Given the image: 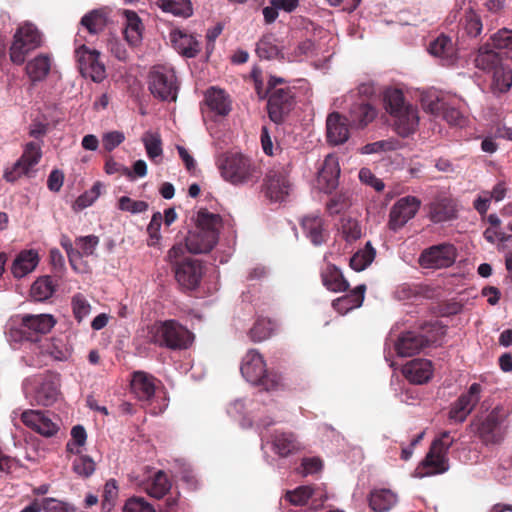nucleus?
<instances>
[{"instance_id": "obj_1", "label": "nucleus", "mask_w": 512, "mask_h": 512, "mask_svg": "<svg viewBox=\"0 0 512 512\" xmlns=\"http://www.w3.org/2000/svg\"><path fill=\"white\" fill-rule=\"evenodd\" d=\"M221 224L220 215L211 213L207 209H200L196 227L188 233L184 249L194 254L210 252L218 242Z\"/></svg>"}, {"instance_id": "obj_2", "label": "nucleus", "mask_w": 512, "mask_h": 512, "mask_svg": "<svg viewBox=\"0 0 512 512\" xmlns=\"http://www.w3.org/2000/svg\"><path fill=\"white\" fill-rule=\"evenodd\" d=\"M511 414L512 404L500 403L486 416L475 419L471 425L483 444H500L508 433L509 417Z\"/></svg>"}, {"instance_id": "obj_3", "label": "nucleus", "mask_w": 512, "mask_h": 512, "mask_svg": "<svg viewBox=\"0 0 512 512\" xmlns=\"http://www.w3.org/2000/svg\"><path fill=\"white\" fill-rule=\"evenodd\" d=\"M221 176L233 185L254 184L262 176L260 166L242 153H227L219 161Z\"/></svg>"}, {"instance_id": "obj_4", "label": "nucleus", "mask_w": 512, "mask_h": 512, "mask_svg": "<svg viewBox=\"0 0 512 512\" xmlns=\"http://www.w3.org/2000/svg\"><path fill=\"white\" fill-rule=\"evenodd\" d=\"M384 103L387 112L394 117L395 131L401 137H407L416 131L419 123L418 110L405 102L399 89H388L384 94Z\"/></svg>"}, {"instance_id": "obj_5", "label": "nucleus", "mask_w": 512, "mask_h": 512, "mask_svg": "<svg viewBox=\"0 0 512 512\" xmlns=\"http://www.w3.org/2000/svg\"><path fill=\"white\" fill-rule=\"evenodd\" d=\"M185 249L181 244L174 245L168 252V261L172 265L178 284L187 290L199 287L204 266L201 261L190 257L183 258Z\"/></svg>"}, {"instance_id": "obj_6", "label": "nucleus", "mask_w": 512, "mask_h": 512, "mask_svg": "<svg viewBox=\"0 0 512 512\" xmlns=\"http://www.w3.org/2000/svg\"><path fill=\"white\" fill-rule=\"evenodd\" d=\"M41 43V33L32 23L21 25L16 30L10 46V60L16 65H22L27 54L40 47Z\"/></svg>"}, {"instance_id": "obj_7", "label": "nucleus", "mask_w": 512, "mask_h": 512, "mask_svg": "<svg viewBox=\"0 0 512 512\" xmlns=\"http://www.w3.org/2000/svg\"><path fill=\"white\" fill-rule=\"evenodd\" d=\"M240 371L248 382L262 386L267 391L276 388L278 385L276 377L267 374L265 361L255 349H251L245 354Z\"/></svg>"}, {"instance_id": "obj_8", "label": "nucleus", "mask_w": 512, "mask_h": 512, "mask_svg": "<svg viewBox=\"0 0 512 512\" xmlns=\"http://www.w3.org/2000/svg\"><path fill=\"white\" fill-rule=\"evenodd\" d=\"M75 58L82 76L96 83L106 78V67L100 59V52L81 45L75 50Z\"/></svg>"}, {"instance_id": "obj_9", "label": "nucleus", "mask_w": 512, "mask_h": 512, "mask_svg": "<svg viewBox=\"0 0 512 512\" xmlns=\"http://www.w3.org/2000/svg\"><path fill=\"white\" fill-rule=\"evenodd\" d=\"M296 104L295 94L290 87L272 90L268 94L267 110L271 121L282 123Z\"/></svg>"}, {"instance_id": "obj_10", "label": "nucleus", "mask_w": 512, "mask_h": 512, "mask_svg": "<svg viewBox=\"0 0 512 512\" xmlns=\"http://www.w3.org/2000/svg\"><path fill=\"white\" fill-rule=\"evenodd\" d=\"M457 256L454 245L442 243L425 249L419 258V263L424 268H446L451 266Z\"/></svg>"}, {"instance_id": "obj_11", "label": "nucleus", "mask_w": 512, "mask_h": 512, "mask_svg": "<svg viewBox=\"0 0 512 512\" xmlns=\"http://www.w3.org/2000/svg\"><path fill=\"white\" fill-rule=\"evenodd\" d=\"M291 182L283 169H271L264 178L263 192L270 201L282 202L291 191Z\"/></svg>"}, {"instance_id": "obj_12", "label": "nucleus", "mask_w": 512, "mask_h": 512, "mask_svg": "<svg viewBox=\"0 0 512 512\" xmlns=\"http://www.w3.org/2000/svg\"><path fill=\"white\" fill-rule=\"evenodd\" d=\"M481 392L482 386L479 383L471 384L467 392L461 394L451 405L449 419L454 422H464L480 401Z\"/></svg>"}, {"instance_id": "obj_13", "label": "nucleus", "mask_w": 512, "mask_h": 512, "mask_svg": "<svg viewBox=\"0 0 512 512\" xmlns=\"http://www.w3.org/2000/svg\"><path fill=\"white\" fill-rule=\"evenodd\" d=\"M193 334L176 320L162 321V345L173 350L187 349Z\"/></svg>"}, {"instance_id": "obj_14", "label": "nucleus", "mask_w": 512, "mask_h": 512, "mask_svg": "<svg viewBox=\"0 0 512 512\" xmlns=\"http://www.w3.org/2000/svg\"><path fill=\"white\" fill-rule=\"evenodd\" d=\"M23 424L34 432L44 436L52 437L59 430V424L48 412L42 410H25L21 414Z\"/></svg>"}, {"instance_id": "obj_15", "label": "nucleus", "mask_w": 512, "mask_h": 512, "mask_svg": "<svg viewBox=\"0 0 512 512\" xmlns=\"http://www.w3.org/2000/svg\"><path fill=\"white\" fill-rule=\"evenodd\" d=\"M41 156L40 144L36 142L28 143L21 158L13 165L11 170L5 172V179L9 182H14L22 175H30L33 167L41 159Z\"/></svg>"}, {"instance_id": "obj_16", "label": "nucleus", "mask_w": 512, "mask_h": 512, "mask_svg": "<svg viewBox=\"0 0 512 512\" xmlns=\"http://www.w3.org/2000/svg\"><path fill=\"white\" fill-rule=\"evenodd\" d=\"M421 201L414 196L400 198L391 208L389 228L396 231L402 228L418 212Z\"/></svg>"}, {"instance_id": "obj_17", "label": "nucleus", "mask_w": 512, "mask_h": 512, "mask_svg": "<svg viewBox=\"0 0 512 512\" xmlns=\"http://www.w3.org/2000/svg\"><path fill=\"white\" fill-rule=\"evenodd\" d=\"M304 235L314 246H320L327 242L329 231L325 227L324 219L318 214L304 216L300 222Z\"/></svg>"}, {"instance_id": "obj_18", "label": "nucleus", "mask_w": 512, "mask_h": 512, "mask_svg": "<svg viewBox=\"0 0 512 512\" xmlns=\"http://www.w3.org/2000/svg\"><path fill=\"white\" fill-rule=\"evenodd\" d=\"M273 451L282 458H287L302 450L297 436L292 432L276 430L271 436Z\"/></svg>"}, {"instance_id": "obj_19", "label": "nucleus", "mask_w": 512, "mask_h": 512, "mask_svg": "<svg viewBox=\"0 0 512 512\" xmlns=\"http://www.w3.org/2000/svg\"><path fill=\"white\" fill-rule=\"evenodd\" d=\"M340 166L336 156L327 155L318 173V183L325 193H332L338 186Z\"/></svg>"}, {"instance_id": "obj_20", "label": "nucleus", "mask_w": 512, "mask_h": 512, "mask_svg": "<svg viewBox=\"0 0 512 512\" xmlns=\"http://www.w3.org/2000/svg\"><path fill=\"white\" fill-rule=\"evenodd\" d=\"M169 39L172 47L186 58H194L200 52V43L197 39L181 29H173Z\"/></svg>"}, {"instance_id": "obj_21", "label": "nucleus", "mask_w": 512, "mask_h": 512, "mask_svg": "<svg viewBox=\"0 0 512 512\" xmlns=\"http://www.w3.org/2000/svg\"><path fill=\"white\" fill-rule=\"evenodd\" d=\"M431 340L413 331L403 333L395 344L397 354L401 357H411L430 344Z\"/></svg>"}, {"instance_id": "obj_22", "label": "nucleus", "mask_w": 512, "mask_h": 512, "mask_svg": "<svg viewBox=\"0 0 512 512\" xmlns=\"http://www.w3.org/2000/svg\"><path fill=\"white\" fill-rule=\"evenodd\" d=\"M327 141L333 145H340L349 138L347 119L338 112L328 115L326 120Z\"/></svg>"}, {"instance_id": "obj_23", "label": "nucleus", "mask_w": 512, "mask_h": 512, "mask_svg": "<svg viewBox=\"0 0 512 512\" xmlns=\"http://www.w3.org/2000/svg\"><path fill=\"white\" fill-rule=\"evenodd\" d=\"M402 372L411 383L424 384L433 375L432 363L427 359H414L404 365Z\"/></svg>"}, {"instance_id": "obj_24", "label": "nucleus", "mask_w": 512, "mask_h": 512, "mask_svg": "<svg viewBox=\"0 0 512 512\" xmlns=\"http://www.w3.org/2000/svg\"><path fill=\"white\" fill-rule=\"evenodd\" d=\"M205 103L209 110L217 116L225 117L231 111L230 97L223 89L210 87L205 92Z\"/></svg>"}, {"instance_id": "obj_25", "label": "nucleus", "mask_w": 512, "mask_h": 512, "mask_svg": "<svg viewBox=\"0 0 512 512\" xmlns=\"http://www.w3.org/2000/svg\"><path fill=\"white\" fill-rule=\"evenodd\" d=\"M39 261L40 257L36 250H23L14 259L11 272L15 278H23L35 270Z\"/></svg>"}, {"instance_id": "obj_26", "label": "nucleus", "mask_w": 512, "mask_h": 512, "mask_svg": "<svg viewBox=\"0 0 512 512\" xmlns=\"http://www.w3.org/2000/svg\"><path fill=\"white\" fill-rule=\"evenodd\" d=\"M365 291V284L358 285L349 293L333 300L332 306L338 313L344 315L362 305L365 297Z\"/></svg>"}, {"instance_id": "obj_27", "label": "nucleus", "mask_w": 512, "mask_h": 512, "mask_svg": "<svg viewBox=\"0 0 512 512\" xmlns=\"http://www.w3.org/2000/svg\"><path fill=\"white\" fill-rule=\"evenodd\" d=\"M428 51L431 55L441 58L450 65L457 59V50L452 39L444 34L439 35L429 44Z\"/></svg>"}, {"instance_id": "obj_28", "label": "nucleus", "mask_w": 512, "mask_h": 512, "mask_svg": "<svg viewBox=\"0 0 512 512\" xmlns=\"http://www.w3.org/2000/svg\"><path fill=\"white\" fill-rule=\"evenodd\" d=\"M125 21L123 23V34L126 42L131 47H137L142 42L143 24L138 15L130 10L123 12Z\"/></svg>"}, {"instance_id": "obj_29", "label": "nucleus", "mask_w": 512, "mask_h": 512, "mask_svg": "<svg viewBox=\"0 0 512 512\" xmlns=\"http://www.w3.org/2000/svg\"><path fill=\"white\" fill-rule=\"evenodd\" d=\"M59 389L58 383L55 378L48 376L41 378L38 381V386L35 390V401L43 406L52 405L58 397Z\"/></svg>"}, {"instance_id": "obj_30", "label": "nucleus", "mask_w": 512, "mask_h": 512, "mask_svg": "<svg viewBox=\"0 0 512 512\" xmlns=\"http://www.w3.org/2000/svg\"><path fill=\"white\" fill-rule=\"evenodd\" d=\"M460 37L476 39L483 30V23L480 15L473 9L468 8L465 10L463 17L460 20Z\"/></svg>"}, {"instance_id": "obj_31", "label": "nucleus", "mask_w": 512, "mask_h": 512, "mask_svg": "<svg viewBox=\"0 0 512 512\" xmlns=\"http://www.w3.org/2000/svg\"><path fill=\"white\" fill-rule=\"evenodd\" d=\"M323 285L330 291L342 292L349 288L348 281L344 278L341 270L334 264H327L321 271Z\"/></svg>"}, {"instance_id": "obj_32", "label": "nucleus", "mask_w": 512, "mask_h": 512, "mask_svg": "<svg viewBox=\"0 0 512 512\" xmlns=\"http://www.w3.org/2000/svg\"><path fill=\"white\" fill-rule=\"evenodd\" d=\"M56 319L51 314H27L22 317V326L37 334H46L55 326Z\"/></svg>"}, {"instance_id": "obj_33", "label": "nucleus", "mask_w": 512, "mask_h": 512, "mask_svg": "<svg viewBox=\"0 0 512 512\" xmlns=\"http://www.w3.org/2000/svg\"><path fill=\"white\" fill-rule=\"evenodd\" d=\"M131 388L136 396L143 401L150 400L155 394L153 378L145 372L137 371L133 374Z\"/></svg>"}, {"instance_id": "obj_34", "label": "nucleus", "mask_w": 512, "mask_h": 512, "mask_svg": "<svg viewBox=\"0 0 512 512\" xmlns=\"http://www.w3.org/2000/svg\"><path fill=\"white\" fill-rule=\"evenodd\" d=\"M52 60L48 54H39L26 64V73L33 81L44 80L51 69Z\"/></svg>"}, {"instance_id": "obj_35", "label": "nucleus", "mask_w": 512, "mask_h": 512, "mask_svg": "<svg viewBox=\"0 0 512 512\" xmlns=\"http://www.w3.org/2000/svg\"><path fill=\"white\" fill-rule=\"evenodd\" d=\"M397 503V495L389 489H377L370 493L369 506L375 512H387Z\"/></svg>"}, {"instance_id": "obj_36", "label": "nucleus", "mask_w": 512, "mask_h": 512, "mask_svg": "<svg viewBox=\"0 0 512 512\" xmlns=\"http://www.w3.org/2000/svg\"><path fill=\"white\" fill-rule=\"evenodd\" d=\"M474 64L480 70L494 72L502 63L500 55L485 44L478 48Z\"/></svg>"}, {"instance_id": "obj_37", "label": "nucleus", "mask_w": 512, "mask_h": 512, "mask_svg": "<svg viewBox=\"0 0 512 512\" xmlns=\"http://www.w3.org/2000/svg\"><path fill=\"white\" fill-rule=\"evenodd\" d=\"M350 121L357 126L364 127L376 117L375 108L364 100L354 103L349 111Z\"/></svg>"}, {"instance_id": "obj_38", "label": "nucleus", "mask_w": 512, "mask_h": 512, "mask_svg": "<svg viewBox=\"0 0 512 512\" xmlns=\"http://www.w3.org/2000/svg\"><path fill=\"white\" fill-rule=\"evenodd\" d=\"M422 467L427 469L424 475L441 474L448 470V458L445 453L434 451L430 448L429 452L422 461Z\"/></svg>"}, {"instance_id": "obj_39", "label": "nucleus", "mask_w": 512, "mask_h": 512, "mask_svg": "<svg viewBox=\"0 0 512 512\" xmlns=\"http://www.w3.org/2000/svg\"><path fill=\"white\" fill-rule=\"evenodd\" d=\"M456 217V208L451 199H440L430 206V219L435 223L445 222Z\"/></svg>"}, {"instance_id": "obj_40", "label": "nucleus", "mask_w": 512, "mask_h": 512, "mask_svg": "<svg viewBox=\"0 0 512 512\" xmlns=\"http://www.w3.org/2000/svg\"><path fill=\"white\" fill-rule=\"evenodd\" d=\"M512 87V69L501 64L493 72L492 91L494 94L506 93Z\"/></svg>"}, {"instance_id": "obj_41", "label": "nucleus", "mask_w": 512, "mask_h": 512, "mask_svg": "<svg viewBox=\"0 0 512 512\" xmlns=\"http://www.w3.org/2000/svg\"><path fill=\"white\" fill-rule=\"evenodd\" d=\"M56 284L50 276L39 277L31 286V297L35 301H45L55 292Z\"/></svg>"}, {"instance_id": "obj_42", "label": "nucleus", "mask_w": 512, "mask_h": 512, "mask_svg": "<svg viewBox=\"0 0 512 512\" xmlns=\"http://www.w3.org/2000/svg\"><path fill=\"white\" fill-rule=\"evenodd\" d=\"M162 101H176L178 94V82L171 68L162 66Z\"/></svg>"}, {"instance_id": "obj_43", "label": "nucleus", "mask_w": 512, "mask_h": 512, "mask_svg": "<svg viewBox=\"0 0 512 512\" xmlns=\"http://www.w3.org/2000/svg\"><path fill=\"white\" fill-rule=\"evenodd\" d=\"M375 256L376 250L371 242L368 241L364 248L358 250L350 258V267L357 272L363 271L374 261Z\"/></svg>"}, {"instance_id": "obj_44", "label": "nucleus", "mask_w": 512, "mask_h": 512, "mask_svg": "<svg viewBox=\"0 0 512 512\" xmlns=\"http://www.w3.org/2000/svg\"><path fill=\"white\" fill-rule=\"evenodd\" d=\"M275 329L273 321L267 318L259 317L248 332L252 342H262L271 337Z\"/></svg>"}, {"instance_id": "obj_45", "label": "nucleus", "mask_w": 512, "mask_h": 512, "mask_svg": "<svg viewBox=\"0 0 512 512\" xmlns=\"http://www.w3.org/2000/svg\"><path fill=\"white\" fill-rule=\"evenodd\" d=\"M106 16L100 10H93L81 19V25L91 34H97L106 26Z\"/></svg>"}, {"instance_id": "obj_46", "label": "nucleus", "mask_w": 512, "mask_h": 512, "mask_svg": "<svg viewBox=\"0 0 512 512\" xmlns=\"http://www.w3.org/2000/svg\"><path fill=\"white\" fill-rule=\"evenodd\" d=\"M338 230L348 243H352L361 237V227L358 221L351 217H341Z\"/></svg>"}, {"instance_id": "obj_47", "label": "nucleus", "mask_w": 512, "mask_h": 512, "mask_svg": "<svg viewBox=\"0 0 512 512\" xmlns=\"http://www.w3.org/2000/svg\"><path fill=\"white\" fill-rule=\"evenodd\" d=\"M276 39L272 34L264 35L256 45V53L261 59L271 60L278 57L280 50L275 44Z\"/></svg>"}, {"instance_id": "obj_48", "label": "nucleus", "mask_w": 512, "mask_h": 512, "mask_svg": "<svg viewBox=\"0 0 512 512\" xmlns=\"http://www.w3.org/2000/svg\"><path fill=\"white\" fill-rule=\"evenodd\" d=\"M162 11L183 18H188L193 14L190 0H162Z\"/></svg>"}, {"instance_id": "obj_49", "label": "nucleus", "mask_w": 512, "mask_h": 512, "mask_svg": "<svg viewBox=\"0 0 512 512\" xmlns=\"http://www.w3.org/2000/svg\"><path fill=\"white\" fill-rule=\"evenodd\" d=\"M71 307L73 315L78 322L83 321L90 315L92 307L85 295L76 293L71 298Z\"/></svg>"}, {"instance_id": "obj_50", "label": "nucleus", "mask_w": 512, "mask_h": 512, "mask_svg": "<svg viewBox=\"0 0 512 512\" xmlns=\"http://www.w3.org/2000/svg\"><path fill=\"white\" fill-rule=\"evenodd\" d=\"M162 499L165 498V511L162 512H178V497L179 492L175 496L171 493L172 483L167 479L165 473L162 471Z\"/></svg>"}, {"instance_id": "obj_51", "label": "nucleus", "mask_w": 512, "mask_h": 512, "mask_svg": "<svg viewBox=\"0 0 512 512\" xmlns=\"http://www.w3.org/2000/svg\"><path fill=\"white\" fill-rule=\"evenodd\" d=\"M98 244L99 238L95 235L78 237L75 240L77 252L79 253L78 255H76V258L93 255Z\"/></svg>"}, {"instance_id": "obj_52", "label": "nucleus", "mask_w": 512, "mask_h": 512, "mask_svg": "<svg viewBox=\"0 0 512 512\" xmlns=\"http://www.w3.org/2000/svg\"><path fill=\"white\" fill-rule=\"evenodd\" d=\"M435 106H436L435 109L437 111H440V110L442 111L443 119L450 125L462 126L464 124L465 118L458 109H456L454 107L447 106L443 102L436 103Z\"/></svg>"}, {"instance_id": "obj_53", "label": "nucleus", "mask_w": 512, "mask_h": 512, "mask_svg": "<svg viewBox=\"0 0 512 512\" xmlns=\"http://www.w3.org/2000/svg\"><path fill=\"white\" fill-rule=\"evenodd\" d=\"M313 489L310 486H300L293 491H288L285 499L292 505L302 506L312 497Z\"/></svg>"}, {"instance_id": "obj_54", "label": "nucleus", "mask_w": 512, "mask_h": 512, "mask_svg": "<svg viewBox=\"0 0 512 512\" xmlns=\"http://www.w3.org/2000/svg\"><path fill=\"white\" fill-rule=\"evenodd\" d=\"M73 470L81 477H89L95 471V462L91 457L81 455L74 460Z\"/></svg>"}, {"instance_id": "obj_55", "label": "nucleus", "mask_w": 512, "mask_h": 512, "mask_svg": "<svg viewBox=\"0 0 512 512\" xmlns=\"http://www.w3.org/2000/svg\"><path fill=\"white\" fill-rule=\"evenodd\" d=\"M491 41L497 49L512 50V29H500L491 36Z\"/></svg>"}, {"instance_id": "obj_56", "label": "nucleus", "mask_w": 512, "mask_h": 512, "mask_svg": "<svg viewBox=\"0 0 512 512\" xmlns=\"http://www.w3.org/2000/svg\"><path fill=\"white\" fill-rule=\"evenodd\" d=\"M142 140L150 158H156L160 155V138L157 132H146Z\"/></svg>"}, {"instance_id": "obj_57", "label": "nucleus", "mask_w": 512, "mask_h": 512, "mask_svg": "<svg viewBox=\"0 0 512 512\" xmlns=\"http://www.w3.org/2000/svg\"><path fill=\"white\" fill-rule=\"evenodd\" d=\"M118 207L122 211L137 214L146 211L148 209V203L145 201H135L127 196H122L118 201Z\"/></svg>"}, {"instance_id": "obj_58", "label": "nucleus", "mask_w": 512, "mask_h": 512, "mask_svg": "<svg viewBox=\"0 0 512 512\" xmlns=\"http://www.w3.org/2000/svg\"><path fill=\"white\" fill-rule=\"evenodd\" d=\"M123 512H156L154 507L143 498L132 497L123 507Z\"/></svg>"}, {"instance_id": "obj_59", "label": "nucleus", "mask_w": 512, "mask_h": 512, "mask_svg": "<svg viewBox=\"0 0 512 512\" xmlns=\"http://www.w3.org/2000/svg\"><path fill=\"white\" fill-rule=\"evenodd\" d=\"M455 438L448 431H444L436 438L431 447L434 451H440L447 454L449 448L453 445Z\"/></svg>"}, {"instance_id": "obj_60", "label": "nucleus", "mask_w": 512, "mask_h": 512, "mask_svg": "<svg viewBox=\"0 0 512 512\" xmlns=\"http://www.w3.org/2000/svg\"><path fill=\"white\" fill-rule=\"evenodd\" d=\"M347 207L348 198L344 194L333 196L326 204V209L331 215L338 214Z\"/></svg>"}, {"instance_id": "obj_61", "label": "nucleus", "mask_w": 512, "mask_h": 512, "mask_svg": "<svg viewBox=\"0 0 512 512\" xmlns=\"http://www.w3.org/2000/svg\"><path fill=\"white\" fill-rule=\"evenodd\" d=\"M103 146L107 151H112L119 146L124 140L125 136L120 131H111L103 135Z\"/></svg>"}, {"instance_id": "obj_62", "label": "nucleus", "mask_w": 512, "mask_h": 512, "mask_svg": "<svg viewBox=\"0 0 512 512\" xmlns=\"http://www.w3.org/2000/svg\"><path fill=\"white\" fill-rule=\"evenodd\" d=\"M159 217H160V212L154 213L152 220H151L150 224L148 225L147 231L149 234V238H148L149 246H156V245H158V243L160 241V235L158 233L160 230V223L158 222Z\"/></svg>"}, {"instance_id": "obj_63", "label": "nucleus", "mask_w": 512, "mask_h": 512, "mask_svg": "<svg viewBox=\"0 0 512 512\" xmlns=\"http://www.w3.org/2000/svg\"><path fill=\"white\" fill-rule=\"evenodd\" d=\"M361 182L372 186L376 191L384 189V183L378 179L368 168H362L359 172Z\"/></svg>"}, {"instance_id": "obj_64", "label": "nucleus", "mask_w": 512, "mask_h": 512, "mask_svg": "<svg viewBox=\"0 0 512 512\" xmlns=\"http://www.w3.org/2000/svg\"><path fill=\"white\" fill-rule=\"evenodd\" d=\"M42 510L45 512H71L67 504L54 498L44 499L42 501Z\"/></svg>"}]
</instances>
